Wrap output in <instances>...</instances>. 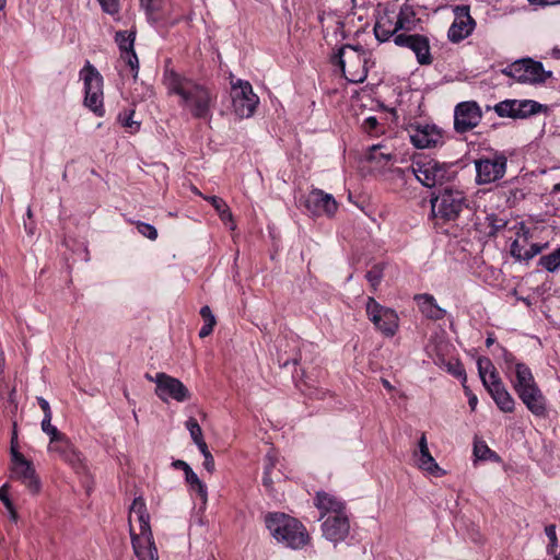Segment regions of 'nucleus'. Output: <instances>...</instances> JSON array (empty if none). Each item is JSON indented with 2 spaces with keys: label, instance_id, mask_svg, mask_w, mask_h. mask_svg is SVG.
<instances>
[{
  "label": "nucleus",
  "instance_id": "f257e3e1",
  "mask_svg": "<svg viewBox=\"0 0 560 560\" xmlns=\"http://www.w3.org/2000/svg\"><path fill=\"white\" fill-rule=\"evenodd\" d=\"M163 83L168 95L176 96L178 105L194 118H211L217 95L209 88L173 69H165Z\"/></svg>",
  "mask_w": 560,
  "mask_h": 560
},
{
  "label": "nucleus",
  "instance_id": "f03ea898",
  "mask_svg": "<svg viewBox=\"0 0 560 560\" xmlns=\"http://www.w3.org/2000/svg\"><path fill=\"white\" fill-rule=\"evenodd\" d=\"M128 523L132 549L138 560H159L150 515L143 498H135L130 506Z\"/></svg>",
  "mask_w": 560,
  "mask_h": 560
},
{
  "label": "nucleus",
  "instance_id": "7ed1b4c3",
  "mask_svg": "<svg viewBox=\"0 0 560 560\" xmlns=\"http://www.w3.org/2000/svg\"><path fill=\"white\" fill-rule=\"evenodd\" d=\"M264 522L270 536L287 548L300 550L311 541L306 527L288 514L271 512L265 515Z\"/></svg>",
  "mask_w": 560,
  "mask_h": 560
},
{
  "label": "nucleus",
  "instance_id": "20e7f679",
  "mask_svg": "<svg viewBox=\"0 0 560 560\" xmlns=\"http://www.w3.org/2000/svg\"><path fill=\"white\" fill-rule=\"evenodd\" d=\"M80 78L84 84V105L97 116H103V77L94 66L86 62L80 71Z\"/></svg>",
  "mask_w": 560,
  "mask_h": 560
},
{
  "label": "nucleus",
  "instance_id": "39448f33",
  "mask_svg": "<svg viewBox=\"0 0 560 560\" xmlns=\"http://www.w3.org/2000/svg\"><path fill=\"white\" fill-rule=\"evenodd\" d=\"M502 73L528 84H541L552 77V72L545 70L541 62L532 59L516 60L505 67Z\"/></svg>",
  "mask_w": 560,
  "mask_h": 560
},
{
  "label": "nucleus",
  "instance_id": "423d86ee",
  "mask_svg": "<svg viewBox=\"0 0 560 560\" xmlns=\"http://www.w3.org/2000/svg\"><path fill=\"white\" fill-rule=\"evenodd\" d=\"M368 318L384 337L392 338L399 328V316L395 310L381 305L374 298H368L365 304Z\"/></svg>",
  "mask_w": 560,
  "mask_h": 560
},
{
  "label": "nucleus",
  "instance_id": "0eeeda50",
  "mask_svg": "<svg viewBox=\"0 0 560 560\" xmlns=\"http://www.w3.org/2000/svg\"><path fill=\"white\" fill-rule=\"evenodd\" d=\"M515 240L511 244V255L517 260H529L538 255L547 244L540 245L534 242L538 228H528L524 223L514 226Z\"/></svg>",
  "mask_w": 560,
  "mask_h": 560
},
{
  "label": "nucleus",
  "instance_id": "6e6552de",
  "mask_svg": "<svg viewBox=\"0 0 560 560\" xmlns=\"http://www.w3.org/2000/svg\"><path fill=\"white\" fill-rule=\"evenodd\" d=\"M410 172L428 188L444 183L448 178V167L434 159L423 158L412 162Z\"/></svg>",
  "mask_w": 560,
  "mask_h": 560
},
{
  "label": "nucleus",
  "instance_id": "1a4fd4ad",
  "mask_svg": "<svg viewBox=\"0 0 560 560\" xmlns=\"http://www.w3.org/2000/svg\"><path fill=\"white\" fill-rule=\"evenodd\" d=\"M11 479L20 481L33 494L40 491L42 483L33 463L26 459L14 445L11 446Z\"/></svg>",
  "mask_w": 560,
  "mask_h": 560
},
{
  "label": "nucleus",
  "instance_id": "9d476101",
  "mask_svg": "<svg viewBox=\"0 0 560 560\" xmlns=\"http://www.w3.org/2000/svg\"><path fill=\"white\" fill-rule=\"evenodd\" d=\"M231 97L234 113L241 118L253 116L259 103L250 83L241 79L232 82Z\"/></svg>",
  "mask_w": 560,
  "mask_h": 560
},
{
  "label": "nucleus",
  "instance_id": "9b49d317",
  "mask_svg": "<svg viewBox=\"0 0 560 560\" xmlns=\"http://www.w3.org/2000/svg\"><path fill=\"white\" fill-rule=\"evenodd\" d=\"M506 164L508 160L501 153H494L491 156L476 160V183L488 185L500 180L505 175Z\"/></svg>",
  "mask_w": 560,
  "mask_h": 560
},
{
  "label": "nucleus",
  "instance_id": "f8f14e48",
  "mask_svg": "<svg viewBox=\"0 0 560 560\" xmlns=\"http://www.w3.org/2000/svg\"><path fill=\"white\" fill-rule=\"evenodd\" d=\"M465 207L464 194L459 190L445 189L432 199V212L443 220H455Z\"/></svg>",
  "mask_w": 560,
  "mask_h": 560
},
{
  "label": "nucleus",
  "instance_id": "ddd939ff",
  "mask_svg": "<svg viewBox=\"0 0 560 560\" xmlns=\"http://www.w3.org/2000/svg\"><path fill=\"white\" fill-rule=\"evenodd\" d=\"M337 58L339 67L349 82L359 83L366 78V70L363 66L364 59L354 47L345 46L340 48Z\"/></svg>",
  "mask_w": 560,
  "mask_h": 560
},
{
  "label": "nucleus",
  "instance_id": "4468645a",
  "mask_svg": "<svg viewBox=\"0 0 560 560\" xmlns=\"http://www.w3.org/2000/svg\"><path fill=\"white\" fill-rule=\"evenodd\" d=\"M155 395L164 402L173 399L177 402L186 401L190 398L189 389L184 383L166 373L160 372L154 375Z\"/></svg>",
  "mask_w": 560,
  "mask_h": 560
},
{
  "label": "nucleus",
  "instance_id": "2eb2a0df",
  "mask_svg": "<svg viewBox=\"0 0 560 560\" xmlns=\"http://www.w3.org/2000/svg\"><path fill=\"white\" fill-rule=\"evenodd\" d=\"M411 460L412 465L425 475L440 478L446 474L432 456L424 432L421 433L417 446L412 450Z\"/></svg>",
  "mask_w": 560,
  "mask_h": 560
},
{
  "label": "nucleus",
  "instance_id": "dca6fc26",
  "mask_svg": "<svg viewBox=\"0 0 560 560\" xmlns=\"http://www.w3.org/2000/svg\"><path fill=\"white\" fill-rule=\"evenodd\" d=\"M504 362L506 373L514 374L511 383L517 395L523 390H529L532 387H538L532 370L523 362L516 361L513 354L504 351Z\"/></svg>",
  "mask_w": 560,
  "mask_h": 560
},
{
  "label": "nucleus",
  "instance_id": "f3484780",
  "mask_svg": "<svg viewBox=\"0 0 560 560\" xmlns=\"http://www.w3.org/2000/svg\"><path fill=\"white\" fill-rule=\"evenodd\" d=\"M481 118L482 112L477 102H462L454 109V128L457 132L469 131L478 126Z\"/></svg>",
  "mask_w": 560,
  "mask_h": 560
},
{
  "label": "nucleus",
  "instance_id": "a211bd4d",
  "mask_svg": "<svg viewBox=\"0 0 560 560\" xmlns=\"http://www.w3.org/2000/svg\"><path fill=\"white\" fill-rule=\"evenodd\" d=\"M305 208L312 215L331 218L338 210V203L332 195L322 189H313L305 198Z\"/></svg>",
  "mask_w": 560,
  "mask_h": 560
},
{
  "label": "nucleus",
  "instance_id": "6ab92c4d",
  "mask_svg": "<svg viewBox=\"0 0 560 560\" xmlns=\"http://www.w3.org/2000/svg\"><path fill=\"white\" fill-rule=\"evenodd\" d=\"M409 137L411 143L419 149L435 148L442 143L443 136L441 129L435 125L417 124L410 126Z\"/></svg>",
  "mask_w": 560,
  "mask_h": 560
},
{
  "label": "nucleus",
  "instance_id": "aec40b11",
  "mask_svg": "<svg viewBox=\"0 0 560 560\" xmlns=\"http://www.w3.org/2000/svg\"><path fill=\"white\" fill-rule=\"evenodd\" d=\"M350 530V524L347 513L328 515L324 517V522L322 524L323 536L334 542L338 544L343 541Z\"/></svg>",
  "mask_w": 560,
  "mask_h": 560
},
{
  "label": "nucleus",
  "instance_id": "412c9836",
  "mask_svg": "<svg viewBox=\"0 0 560 560\" xmlns=\"http://www.w3.org/2000/svg\"><path fill=\"white\" fill-rule=\"evenodd\" d=\"M474 27L475 21L470 16L468 8H457L455 19L448 28L447 37L451 42L458 43L468 37Z\"/></svg>",
  "mask_w": 560,
  "mask_h": 560
},
{
  "label": "nucleus",
  "instance_id": "4be33fe9",
  "mask_svg": "<svg viewBox=\"0 0 560 560\" xmlns=\"http://www.w3.org/2000/svg\"><path fill=\"white\" fill-rule=\"evenodd\" d=\"M115 39L120 50V60L130 68L133 78H137L139 60L133 50L135 34L128 31L118 32Z\"/></svg>",
  "mask_w": 560,
  "mask_h": 560
},
{
  "label": "nucleus",
  "instance_id": "5701e85b",
  "mask_svg": "<svg viewBox=\"0 0 560 560\" xmlns=\"http://www.w3.org/2000/svg\"><path fill=\"white\" fill-rule=\"evenodd\" d=\"M539 104L534 101L505 100L494 106L495 113L500 117H525L527 114L537 112Z\"/></svg>",
  "mask_w": 560,
  "mask_h": 560
},
{
  "label": "nucleus",
  "instance_id": "b1692460",
  "mask_svg": "<svg viewBox=\"0 0 560 560\" xmlns=\"http://www.w3.org/2000/svg\"><path fill=\"white\" fill-rule=\"evenodd\" d=\"M48 452L57 455L59 458L71 465L80 462L79 453L63 433H60L58 436L49 440Z\"/></svg>",
  "mask_w": 560,
  "mask_h": 560
},
{
  "label": "nucleus",
  "instance_id": "393cba45",
  "mask_svg": "<svg viewBox=\"0 0 560 560\" xmlns=\"http://www.w3.org/2000/svg\"><path fill=\"white\" fill-rule=\"evenodd\" d=\"M314 504L320 512V518L346 513L345 503L336 495L326 491H318L316 493Z\"/></svg>",
  "mask_w": 560,
  "mask_h": 560
},
{
  "label": "nucleus",
  "instance_id": "a878e982",
  "mask_svg": "<svg viewBox=\"0 0 560 560\" xmlns=\"http://www.w3.org/2000/svg\"><path fill=\"white\" fill-rule=\"evenodd\" d=\"M526 408L536 417H545L547 413L546 398L542 395L539 386L530 388L529 390H523L517 395Z\"/></svg>",
  "mask_w": 560,
  "mask_h": 560
},
{
  "label": "nucleus",
  "instance_id": "bb28decb",
  "mask_svg": "<svg viewBox=\"0 0 560 560\" xmlns=\"http://www.w3.org/2000/svg\"><path fill=\"white\" fill-rule=\"evenodd\" d=\"M400 31L396 23V16L394 11H384L378 15L374 25L375 37L380 42H387L392 36Z\"/></svg>",
  "mask_w": 560,
  "mask_h": 560
},
{
  "label": "nucleus",
  "instance_id": "cd10ccee",
  "mask_svg": "<svg viewBox=\"0 0 560 560\" xmlns=\"http://www.w3.org/2000/svg\"><path fill=\"white\" fill-rule=\"evenodd\" d=\"M415 301L421 314L429 319L439 320L446 314V311L438 305L436 300L431 294H417Z\"/></svg>",
  "mask_w": 560,
  "mask_h": 560
},
{
  "label": "nucleus",
  "instance_id": "c85d7f7f",
  "mask_svg": "<svg viewBox=\"0 0 560 560\" xmlns=\"http://www.w3.org/2000/svg\"><path fill=\"white\" fill-rule=\"evenodd\" d=\"M490 396L494 400L498 408L503 412H513L515 409V400L508 392L505 385L499 386L491 390Z\"/></svg>",
  "mask_w": 560,
  "mask_h": 560
},
{
  "label": "nucleus",
  "instance_id": "c756f323",
  "mask_svg": "<svg viewBox=\"0 0 560 560\" xmlns=\"http://www.w3.org/2000/svg\"><path fill=\"white\" fill-rule=\"evenodd\" d=\"M140 5L150 23L155 24L164 19V0H140Z\"/></svg>",
  "mask_w": 560,
  "mask_h": 560
},
{
  "label": "nucleus",
  "instance_id": "7c9ffc66",
  "mask_svg": "<svg viewBox=\"0 0 560 560\" xmlns=\"http://www.w3.org/2000/svg\"><path fill=\"white\" fill-rule=\"evenodd\" d=\"M417 56L419 63L428 65L431 62L429 42L421 35H415L409 47Z\"/></svg>",
  "mask_w": 560,
  "mask_h": 560
},
{
  "label": "nucleus",
  "instance_id": "2f4dec72",
  "mask_svg": "<svg viewBox=\"0 0 560 560\" xmlns=\"http://www.w3.org/2000/svg\"><path fill=\"white\" fill-rule=\"evenodd\" d=\"M396 23L401 31H410L415 27L416 13L412 5L404 3L398 13H395Z\"/></svg>",
  "mask_w": 560,
  "mask_h": 560
},
{
  "label": "nucleus",
  "instance_id": "473e14b6",
  "mask_svg": "<svg viewBox=\"0 0 560 560\" xmlns=\"http://www.w3.org/2000/svg\"><path fill=\"white\" fill-rule=\"evenodd\" d=\"M185 478H186V481L189 483V486L191 487V489L198 493V495L200 497V499L203 501V503L207 502V499H208V492H207V487L206 485L199 479V477L197 476V474L191 469V467L189 468V470H187L185 472Z\"/></svg>",
  "mask_w": 560,
  "mask_h": 560
},
{
  "label": "nucleus",
  "instance_id": "72a5a7b5",
  "mask_svg": "<svg viewBox=\"0 0 560 560\" xmlns=\"http://www.w3.org/2000/svg\"><path fill=\"white\" fill-rule=\"evenodd\" d=\"M135 110L125 109L118 115V121L129 133H136L140 130L141 122L135 120Z\"/></svg>",
  "mask_w": 560,
  "mask_h": 560
},
{
  "label": "nucleus",
  "instance_id": "f704fd0d",
  "mask_svg": "<svg viewBox=\"0 0 560 560\" xmlns=\"http://www.w3.org/2000/svg\"><path fill=\"white\" fill-rule=\"evenodd\" d=\"M200 315H201L205 324L199 330V337L205 338L212 332V330L217 324V320H215L214 315L212 314L211 308L208 305L201 307Z\"/></svg>",
  "mask_w": 560,
  "mask_h": 560
},
{
  "label": "nucleus",
  "instance_id": "c9c22d12",
  "mask_svg": "<svg viewBox=\"0 0 560 560\" xmlns=\"http://www.w3.org/2000/svg\"><path fill=\"white\" fill-rule=\"evenodd\" d=\"M186 429L189 431L190 438L200 450L201 447L207 446L205 442L202 430L195 418H189L185 423Z\"/></svg>",
  "mask_w": 560,
  "mask_h": 560
},
{
  "label": "nucleus",
  "instance_id": "e433bc0d",
  "mask_svg": "<svg viewBox=\"0 0 560 560\" xmlns=\"http://www.w3.org/2000/svg\"><path fill=\"white\" fill-rule=\"evenodd\" d=\"M384 145L382 144L372 145L368 154V160L385 166L393 159V155L390 152L382 151Z\"/></svg>",
  "mask_w": 560,
  "mask_h": 560
},
{
  "label": "nucleus",
  "instance_id": "4c0bfd02",
  "mask_svg": "<svg viewBox=\"0 0 560 560\" xmlns=\"http://www.w3.org/2000/svg\"><path fill=\"white\" fill-rule=\"evenodd\" d=\"M539 265L549 272H555L560 268V247L552 253L541 256Z\"/></svg>",
  "mask_w": 560,
  "mask_h": 560
},
{
  "label": "nucleus",
  "instance_id": "58836bf2",
  "mask_svg": "<svg viewBox=\"0 0 560 560\" xmlns=\"http://www.w3.org/2000/svg\"><path fill=\"white\" fill-rule=\"evenodd\" d=\"M481 382L486 389L488 390V393L503 385V382L501 381L498 371L487 374V376H483V378H481Z\"/></svg>",
  "mask_w": 560,
  "mask_h": 560
},
{
  "label": "nucleus",
  "instance_id": "ea45409f",
  "mask_svg": "<svg viewBox=\"0 0 560 560\" xmlns=\"http://www.w3.org/2000/svg\"><path fill=\"white\" fill-rule=\"evenodd\" d=\"M477 368L480 378H483V376H487V374L497 371L491 360L486 357L478 358Z\"/></svg>",
  "mask_w": 560,
  "mask_h": 560
},
{
  "label": "nucleus",
  "instance_id": "a19ab883",
  "mask_svg": "<svg viewBox=\"0 0 560 560\" xmlns=\"http://www.w3.org/2000/svg\"><path fill=\"white\" fill-rule=\"evenodd\" d=\"M51 419L52 416H44L40 422L42 431L49 436V440L58 436L61 433L55 425L51 424Z\"/></svg>",
  "mask_w": 560,
  "mask_h": 560
},
{
  "label": "nucleus",
  "instance_id": "79ce46f5",
  "mask_svg": "<svg viewBox=\"0 0 560 560\" xmlns=\"http://www.w3.org/2000/svg\"><path fill=\"white\" fill-rule=\"evenodd\" d=\"M366 280L371 284V287L375 290L377 285L381 283L383 278V271L378 266H374L371 270L366 272Z\"/></svg>",
  "mask_w": 560,
  "mask_h": 560
},
{
  "label": "nucleus",
  "instance_id": "37998d69",
  "mask_svg": "<svg viewBox=\"0 0 560 560\" xmlns=\"http://www.w3.org/2000/svg\"><path fill=\"white\" fill-rule=\"evenodd\" d=\"M137 230L141 235H143L144 237H147L151 241H154L158 237L156 229L149 223L138 222Z\"/></svg>",
  "mask_w": 560,
  "mask_h": 560
},
{
  "label": "nucleus",
  "instance_id": "c03bdc74",
  "mask_svg": "<svg viewBox=\"0 0 560 560\" xmlns=\"http://www.w3.org/2000/svg\"><path fill=\"white\" fill-rule=\"evenodd\" d=\"M0 501L4 504L7 510L11 512L12 517H15L16 514H15V511L13 508V503L9 498V485L8 483L2 485L0 488Z\"/></svg>",
  "mask_w": 560,
  "mask_h": 560
},
{
  "label": "nucleus",
  "instance_id": "a18cd8bd",
  "mask_svg": "<svg viewBox=\"0 0 560 560\" xmlns=\"http://www.w3.org/2000/svg\"><path fill=\"white\" fill-rule=\"evenodd\" d=\"M546 536L549 538L550 544L547 548V551L549 555H553L557 549V533H556V526L549 525L545 528Z\"/></svg>",
  "mask_w": 560,
  "mask_h": 560
},
{
  "label": "nucleus",
  "instance_id": "49530a36",
  "mask_svg": "<svg viewBox=\"0 0 560 560\" xmlns=\"http://www.w3.org/2000/svg\"><path fill=\"white\" fill-rule=\"evenodd\" d=\"M200 453L202 454L203 456V467L207 471H209L210 474L214 471V468H215V464H214V458L212 456V454L210 453V451L208 450V446H205V447H201L200 450Z\"/></svg>",
  "mask_w": 560,
  "mask_h": 560
},
{
  "label": "nucleus",
  "instance_id": "de8ad7c7",
  "mask_svg": "<svg viewBox=\"0 0 560 560\" xmlns=\"http://www.w3.org/2000/svg\"><path fill=\"white\" fill-rule=\"evenodd\" d=\"M491 453V450L488 447V445L483 442L475 443L474 446V454L479 459H487L488 454Z\"/></svg>",
  "mask_w": 560,
  "mask_h": 560
},
{
  "label": "nucleus",
  "instance_id": "09e8293b",
  "mask_svg": "<svg viewBox=\"0 0 560 560\" xmlns=\"http://www.w3.org/2000/svg\"><path fill=\"white\" fill-rule=\"evenodd\" d=\"M447 370L450 373H452L454 376L458 377V378H462L463 382H466V373H465V369L463 368V365L459 363V362H455V363H448L447 364Z\"/></svg>",
  "mask_w": 560,
  "mask_h": 560
},
{
  "label": "nucleus",
  "instance_id": "8fccbe9b",
  "mask_svg": "<svg viewBox=\"0 0 560 560\" xmlns=\"http://www.w3.org/2000/svg\"><path fill=\"white\" fill-rule=\"evenodd\" d=\"M103 10L108 14H115L119 9V0H98Z\"/></svg>",
  "mask_w": 560,
  "mask_h": 560
},
{
  "label": "nucleus",
  "instance_id": "3c124183",
  "mask_svg": "<svg viewBox=\"0 0 560 560\" xmlns=\"http://www.w3.org/2000/svg\"><path fill=\"white\" fill-rule=\"evenodd\" d=\"M202 198L209 201L218 213L224 210L225 206H228L222 198L217 196H202Z\"/></svg>",
  "mask_w": 560,
  "mask_h": 560
},
{
  "label": "nucleus",
  "instance_id": "603ef678",
  "mask_svg": "<svg viewBox=\"0 0 560 560\" xmlns=\"http://www.w3.org/2000/svg\"><path fill=\"white\" fill-rule=\"evenodd\" d=\"M378 126V121L376 119V117L374 116H369L366 117L364 120H363V124H362V128L364 129L365 132L368 133H373L376 131V128Z\"/></svg>",
  "mask_w": 560,
  "mask_h": 560
},
{
  "label": "nucleus",
  "instance_id": "864d4df0",
  "mask_svg": "<svg viewBox=\"0 0 560 560\" xmlns=\"http://www.w3.org/2000/svg\"><path fill=\"white\" fill-rule=\"evenodd\" d=\"M415 35L397 34L394 36V43L400 47H410V43L413 40Z\"/></svg>",
  "mask_w": 560,
  "mask_h": 560
},
{
  "label": "nucleus",
  "instance_id": "5fc2aeb1",
  "mask_svg": "<svg viewBox=\"0 0 560 560\" xmlns=\"http://www.w3.org/2000/svg\"><path fill=\"white\" fill-rule=\"evenodd\" d=\"M218 214H219L220 219L222 220V222H224L225 224H230L231 230L235 229V224L233 222V215H232V212H231L229 206H225L224 210H222Z\"/></svg>",
  "mask_w": 560,
  "mask_h": 560
},
{
  "label": "nucleus",
  "instance_id": "6e6d98bb",
  "mask_svg": "<svg viewBox=\"0 0 560 560\" xmlns=\"http://www.w3.org/2000/svg\"><path fill=\"white\" fill-rule=\"evenodd\" d=\"M464 387H465V394L468 397V405L470 407V410L475 411L476 407L478 405V398L468 387H466V386H464Z\"/></svg>",
  "mask_w": 560,
  "mask_h": 560
},
{
  "label": "nucleus",
  "instance_id": "4d7b16f0",
  "mask_svg": "<svg viewBox=\"0 0 560 560\" xmlns=\"http://www.w3.org/2000/svg\"><path fill=\"white\" fill-rule=\"evenodd\" d=\"M530 5L534 7H548L560 4V0H528Z\"/></svg>",
  "mask_w": 560,
  "mask_h": 560
},
{
  "label": "nucleus",
  "instance_id": "13d9d810",
  "mask_svg": "<svg viewBox=\"0 0 560 560\" xmlns=\"http://www.w3.org/2000/svg\"><path fill=\"white\" fill-rule=\"evenodd\" d=\"M37 402L44 412V416H52L49 402L44 397H37Z\"/></svg>",
  "mask_w": 560,
  "mask_h": 560
},
{
  "label": "nucleus",
  "instance_id": "bf43d9fd",
  "mask_svg": "<svg viewBox=\"0 0 560 560\" xmlns=\"http://www.w3.org/2000/svg\"><path fill=\"white\" fill-rule=\"evenodd\" d=\"M4 369H5V360H4L3 353L1 352L0 353V387H2L5 383Z\"/></svg>",
  "mask_w": 560,
  "mask_h": 560
},
{
  "label": "nucleus",
  "instance_id": "052dcab7",
  "mask_svg": "<svg viewBox=\"0 0 560 560\" xmlns=\"http://www.w3.org/2000/svg\"><path fill=\"white\" fill-rule=\"evenodd\" d=\"M172 466L176 469H183L184 472H186L187 470H189L190 466L184 462V460H180V459H177V460H174L172 463Z\"/></svg>",
  "mask_w": 560,
  "mask_h": 560
},
{
  "label": "nucleus",
  "instance_id": "680f3d73",
  "mask_svg": "<svg viewBox=\"0 0 560 560\" xmlns=\"http://www.w3.org/2000/svg\"><path fill=\"white\" fill-rule=\"evenodd\" d=\"M275 464H276V456H275V454L273 453H268L266 455V465H265V467L269 468V472L275 467Z\"/></svg>",
  "mask_w": 560,
  "mask_h": 560
},
{
  "label": "nucleus",
  "instance_id": "e2e57ef3",
  "mask_svg": "<svg viewBox=\"0 0 560 560\" xmlns=\"http://www.w3.org/2000/svg\"><path fill=\"white\" fill-rule=\"evenodd\" d=\"M262 483L266 488H271L272 479L270 478L269 468L265 467V472L262 477Z\"/></svg>",
  "mask_w": 560,
  "mask_h": 560
},
{
  "label": "nucleus",
  "instance_id": "0e129e2a",
  "mask_svg": "<svg viewBox=\"0 0 560 560\" xmlns=\"http://www.w3.org/2000/svg\"><path fill=\"white\" fill-rule=\"evenodd\" d=\"M24 226H25V231L28 235H34L35 233V226L34 224H27L26 222L24 223Z\"/></svg>",
  "mask_w": 560,
  "mask_h": 560
},
{
  "label": "nucleus",
  "instance_id": "69168bd1",
  "mask_svg": "<svg viewBox=\"0 0 560 560\" xmlns=\"http://www.w3.org/2000/svg\"><path fill=\"white\" fill-rule=\"evenodd\" d=\"M495 342V337L493 334H489L486 339V346L491 347Z\"/></svg>",
  "mask_w": 560,
  "mask_h": 560
},
{
  "label": "nucleus",
  "instance_id": "338daca9",
  "mask_svg": "<svg viewBox=\"0 0 560 560\" xmlns=\"http://www.w3.org/2000/svg\"><path fill=\"white\" fill-rule=\"evenodd\" d=\"M14 397H15V388H12L9 393V400L11 402H14Z\"/></svg>",
  "mask_w": 560,
  "mask_h": 560
},
{
  "label": "nucleus",
  "instance_id": "774afa93",
  "mask_svg": "<svg viewBox=\"0 0 560 560\" xmlns=\"http://www.w3.org/2000/svg\"><path fill=\"white\" fill-rule=\"evenodd\" d=\"M145 378H147L148 381H150V382L155 383L154 376H153V375H151V374H145Z\"/></svg>",
  "mask_w": 560,
  "mask_h": 560
}]
</instances>
